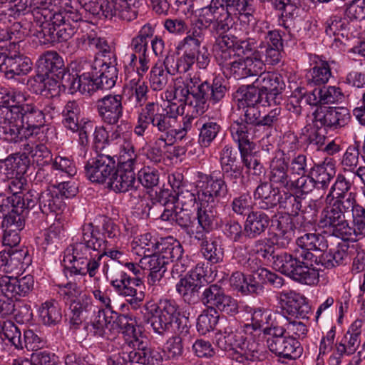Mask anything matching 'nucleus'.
Instances as JSON below:
<instances>
[{"mask_svg":"<svg viewBox=\"0 0 365 365\" xmlns=\"http://www.w3.org/2000/svg\"><path fill=\"white\" fill-rule=\"evenodd\" d=\"M319 225L320 227L327 229V232L331 235L344 240H353V235L356 237H359L356 235L354 227L349 226L345 215L337 207H327L324 210L322 213Z\"/></svg>","mask_w":365,"mask_h":365,"instance_id":"6e6552de","label":"nucleus"},{"mask_svg":"<svg viewBox=\"0 0 365 365\" xmlns=\"http://www.w3.org/2000/svg\"><path fill=\"white\" fill-rule=\"evenodd\" d=\"M77 26L71 22L66 21V16H63V22L59 24L55 29L52 30L50 36H48L44 43H55L60 41H66L70 39L77 31Z\"/></svg>","mask_w":365,"mask_h":365,"instance_id":"864d4df0","label":"nucleus"},{"mask_svg":"<svg viewBox=\"0 0 365 365\" xmlns=\"http://www.w3.org/2000/svg\"><path fill=\"white\" fill-rule=\"evenodd\" d=\"M131 342L133 349L128 354V358L131 361L143 365H160L163 362L164 351L160 349L148 347L139 339Z\"/></svg>","mask_w":365,"mask_h":365,"instance_id":"a878e982","label":"nucleus"},{"mask_svg":"<svg viewBox=\"0 0 365 365\" xmlns=\"http://www.w3.org/2000/svg\"><path fill=\"white\" fill-rule=\"evenodd\" d=\"M121 95H107L96 101V108L101 120L108 125H117L123 116Z\"/></svg>","mask_w":365,"mask_h":365,"instance_id":"aec40b11","label":"nucleus"},{"mask_svg":"<svg viewBox=\"0 0 365 365\" xmlns=\"http://www.w3.org/2000/svg\"><path fill=\"white\" fill-rule=\"evenodd\" d=\"M37 78L54 75L58 78L66 69L63 58L56 51H46L36 63Z\"/></svg>","mask_w":365,"mask_h":365,"instance_id":"c756f323","label":"nucleus"},{"mask_svg":"<svg viewBox=\"0 0 365 365\" xmlns=\"http://www.w3.org/2000/svg\"><path fill=\"white\" fill-rule=\"evenodd\" d=\"M5 76L13 78L15 76L26 75L31 70V61L22 56H9L6 61Z\"/></svg>","mask_w":365,"mask_h":365,"instance_id":"a18cd8bd","label":"nucleus"},{"mask_svg":"<svg viewBox=\"0 0 365 365\" xmlns=\"http://www.w3.org/2000/svg\"><path fill=\"white\" fill-rule=\"evenodd\" d=\"M348 21L340 16H331L325 23V32L329 36H344L347 30Z\"/></svg>","mask_w":365,"mask_h":365,"instance_id":"0e129e2a","label":"nucleus"},{"mask_svg":"<svg viewBox=\"0 0 365 365\" xmlns=\"http://www.w3.org/2000/svg\"><path fill=\"white\" fill-rule=\"evenodd\" d=\"M215 205L201 201L200 207L197 209V217L200 227L212 229L213 223L216 220L217 211Z\"/></svg>","mask_w":365,"mask_h":365,"instance_id":"13d9d810","label":"nucleus"},{"mask_svg":"<svg viewBox=\"0 0 365 365\" xmlns=\"http://www.w3.org/2000/svg\"><path fill=\"white\" fill-rule=\"evenodd\" d=\"M0 115L5 116L6 119L11 118H21V128L19 137H21V141L24 140H31L38 138L39 135H41V128L43 126L42 123L34 121L35 120L31 119V115L25 110H21L18 108H14L11 110H4Z\"/></svg>","mask_w":365,"mask_h":365,"instance_id":"393cba45","label":"nucleus"},{"mask_svg":"<svg viewBox=\"0 0 365 365\" xmlns=\"http://www.w3.org/2000/svg\"><path fill=\"white\" fill-rule=\"evenodd\" d=\"M115 291L120 296L127 297V302L133 309H138L144 299V292L133 287L130 282V275L120 270L115 278L110 281Z\"/></svg>","mask_w":365,"mask_h":365,"instance_id":"b1692460","label":"nucleus"},{"mask_svg":"<svg viewBox=\"0 0 365 365\" xmlns=\"http://www.w3.org/2000/svg\"><path fill=\"white\" fill-rule=\"evenodd\" d=\"M200 300L208 309H218L220 312L233 315L238 312V304L235 299L227 295L222 287L212 284L204 288Z\"/></svg>","mask_w":365,"mask_h":365,"instance_id":"9b49d317","label":"nucleus"},{"mask_svg":"<svg viewBox=\"0 0 365 365\" xmlns=\"http://www.w3.org/2000/svg\"><path fill=\"white\" fill-rule=\"evenodd\" d=\"M21 209L16 212V206L14 205L7 215L3 216L2 226L6 229L21 230L25 223V202L21 197Z\"/></svg>","mask_w":365,"mask_h":365,"instance_id":"3c124183","label":"nucleus"},{"mask_svg":"<svg viewBox=\"0 0 365 365\" xmlns=\"http://www.w3.org/2000/svg\"><path fill=\"white\" fill-rule=\"evenodd\" d=\"M175 287L177 292L182 297L185 302L194 304L200 300L199 290L200 288L197 283L191 282L184 277L179 280Z\"/></svg>","mask_w":365,"mask_h":365,"instance_id":"de8ad7c7","label":"nucleus"},{"mask_svg":"<svg viewBox=\"0 0 365 365\" xmlns=\"http://www.w3.org/2000/svg\"><path fill=\"white\" fill-rule=\"evenodd\" d=\"M200 79L190 73L178 77L174 80L173 86L165 92V98L169 100L175 99L182 103H186L197 91Z\"/></svg>","mask_w":365,"mask_h":365,"instance_id":"5701e85b","label":"nucleus"},{"mask_svg":"<svg viewBox=\"0 0 365 365\" xmlns=\"http://www.w3.org/2000/svg\"><path fill=\"white\" fill-rule=\"evenodd\" d=\"M221 130L220 125L215 121L209 120L204 122L200 128L198 142L202 147L207 148L215 139Z\"/></svg>","mask_w":365,"mask_h":365,"instance_id":"4d7b16f0","label":"nucleus"},{"mask_svg":"<svg viewBox=\"0 0 365 365\" xmlns=\"http://www.w3.org/2000/svg\"><path fill=\"white\" fill-rule=\"evenodd\" d=\"M311 82L315 85L328 83L332 76L330 63L323 59L316 61L315 66L310 70Z\"/></svg>","mask_w":365,"mask_h":365,"instance_id":"6e6d98bb","label":"nucleus"},{"mask_svg":"<svg viewBox=\"0 0 365 365\" xmlns=\"http://www.w3.org/2000/svg\"><path fill=\"white\" fill-rule=\"evenodd\" d=\"M175 122V117L165 109L160 108L158 103H148L138 114L134 132L137 135L143 136L151 124L155 128L157 138L165 146L171 145L176 140V129L173 126Z\"/></svg>","mask_w":365,"mask_h":365,"instance_id":"7ed1b4c3","label":"nucleus"},{"mask_svg":"<svg viewBox=\"0 0 365 365\" xmlns=\"http://www.w3.org/2000/svg\"><path fill=\"white\" fill-rule=\"evenodd\" d=\"M349 258L347 252L343 249L330 250L323 253L315 262L319 267L331 269L335 266L343 264Z\"/></svg>","mask_w":365,"mask_h":365,"instance_id":"8fccbe9b","label":"nucleus"},{"mask_svg":"<svg viewBox=\"0 0 365 365\" xmlns=\"http://www.w3.org/2000/svg\"><path fill=\"white\" fill-rule=\"evenodd\" d=\"M269 271L265 268H258L249 275L250 289L252 294H259L263 292L264 284L267 283Z\"/></svg>","mask_w":365,"mask_h":365,"instance_id":"774afa93","label":"nucleus"},{"mask_svg":"<svg viewBox=\"0 0 365 365\" xmlns=\"http://www.w3.org/2000/svg\"><path fill=\"white\" fill-rule=\"evenodd\" d=\"M217 35L213 46L215 57L220 63L227 66L234 54L237 37L234 35H228L227 33Z\"/></svg>","mask_w":365,"mask_h":365,"instance_id":"ea45409f","label":"nucleus"},{"mask_svg":"<svg viewBox=\"0 0 365 365\" xmlns=\"http://www.w3.org/2000/svg\"><path fill=\"white\" fill-rule=\"evenodd\" d=\"M279 299L283 310L292 317L308 319L311 314V307L303 295L293 291H283L279 293Z\"/></svg>","mask_w":365,"mask_h":365,"instance_id":"412c9836","label":"nucleus"},{"mask_svg":"<svg viewBox=\"0 0 365 365\" xmlns=\"http://www.w3.org/2000/svg\"><path fill=\"white\" fill-rule=\"evenodd\" d=\"M152 307L149 322L155 333L163 336L173 331L180 334L188 332V317L182 312L175 301L160 299L158 304L152 305Z\"/></svg>","mask_w":365,"mask_h":365,"instance_id":"20e7f679","label":"nucleus"},{"mask_svg":"<svg viewBox=\"0 0 365 365\" xmlns=\"http://www.w3.org/2000/svg\"><path fill=\"white\" fill-rule=\"evenodd\" d=\"M38 209L43 214L57 212L63 210L65 202L56 187L48 188L38 197Z\"/></svg>","mask_w":365,"mask_h":365,"instance_id":"79ce46f5","label":"nucleus"},{"mask_svg":"<svg viewBox=\"0 0 365 365\" xmlns=\"http://www.w3.org/2000/svg\"><path fill=\"white\" fill-rule=\"evenodd\" d=\"M267 346L276 356L288 359H296L302 353L300 343L293 337L285 336L274 341H267Z\"/></svg>","mask_w":365,"mask_h":365,"instance_id":"7c9ffc66","label":"nucleus"},{"mask_svg":"<svg viewBox=\"0 0 365 365\" xmlns=\"http://www.w3.org/2000/svg\"><path fill=\"white\" fill-rule=\"evenodd\" d=\"M203 257L212 264H216L222 260L223 250L219 243V240L214 237L205 246L200 248Z\"/></svg>","mask_w":365,"mask_h":365,"instance_id":"e2e57ef3","label":"nucleus"},{"mask_svg":"<svg viewBox=\"0 0 365 365\" xmlns=\"http://www.w3.org/2000/svg\"><path fill=\"white\" fill-rule=\"evenodd\" d=\"M313 254L308 251L296 252V264H292V271L286 276L302 284L313 285L319 282L321 267H312Z\"/></svg>","mask_w":365,"mask_h":365,"instance_id":"1a4fd4ad","label":"nucleus"},{"mask_svg":"<svg viewBox=\"0 0 365 365\" xmlns=\"http://www.w3.org/2000/svg\"><path fill=\"white\" fill-rule=\"evenodd\" d=\"M81 114V108L78 102L76 101H68L62 112L63 124L68 130L75 132L79 128V122Z\"/></svg>","mask_w":365,"mask_h":365,"instance_id":"09e8293b","label":"nucleus"},{"mask_svg":"<svg viewBox=\"0 0 365 365\" xmlns=\"http://www.w3.org/2000/svg\"><path fill=\"white\" fill-rule=\"evenodd\" d=\"M140 264L143 270L149 272L147 277L149 286H156L167 271L168 261H165V259L158 256L156 252L143 256L140 260Z\"/></svg>","mask_w":365,"mask_h":365,"instance_id":"2f4dec72","label":"nucleus"},{"mask_svg":"<svg viewBox=\"0 0 365 365\" xmlns=\"http://www.w3.org/2000/svg\"><path fill=\"white\" fill-rule=\"evenodd\" d=\"M255 86H258L261 91L267 95L270 104L276 102L277 96L285 88V83L282 76L274 72L263 71L255 81Z\"/></svg>","mask_w":365,"mask_h":365,"instance_id":"bb28decb","label":"nucleus"},{"mask_svg":"<svg viewBox=\"0 0 365 365\" xmlns=\"http://www.w3.org/2000/svg\"><path fill=\"white\" fill-rule=\"evenodd\" d=\"M239 108H245L247 106H257L262 104L263 106H270L267 95L261 91L254 82L252 85L239 88L236 93Z\"/></svg>","mask_w":365,"mask_h":365,"instance_id":"f704fd0d","label":"nucleus"},{"mask_svg":"<svg viewBox=\"0 0 365 365\" xmlns=\"http://www.w3.org/2000/svg\"><path fill=\"white\" fill-rule=\"evenodd\" d=\"M34 286V279L31 275L22 277L2 276L0 277V292L8 299L18 300L29 293Z\"/></svg>","mask_w":365,"mask_h":365,"instance_id":"f3484780","label":"nucleus"},{"mask_svg":"<svg viewBox=\"0 0 365 365\" xmlns=\"http://www.w3.org/2000/svg\"><path fill=\"white\" fill-rule=\"evenodd\" d=\"M220 323L217 344L221 349L232 351V359L240 363L261 359L259 345L252 339L247 340L242 332L237 330L235 319L222 318Z\"/></svg>","mask_w":365,"mask_h":365,"instance_id":"f03ea898","label":"nucleus"},{"mask_svg":"<svg viewBox=\"0 0 365 365\" xmlns=\"http://www.w3.org/2000/svg\"><path fill=\"white\" fill-rule=\"evenodd\" d=\"M137 155L132 145L128 144L120 155L118 167L115 169L108 186L115 192H125L136 189L138 182L135 180L134 169L136 165Z\"/></svg>","mask_w":365,"mask_h":365,"instance_id":"423d86ee","label":"nucleus"},{"mask_svg":"<svg viewBox=\"0 0 365 365\" xmlns=\"http://www.w3.org/2000/svg\"><path fill=\"white\" fill-rule=\"evenodd\" d=\"M269 223V218L262 211L249 212L244 225L245 237L255 239L264 233Z\"/></svg>","mask_w":365,"mask_h":365,"instance_id":"58836bf2","label":"nucleus"},{"mask_svg":"<svg viewBox=\"0 0 365 365\" xmlns=\"http://www.w3.org/2000/svg\"><path fill=\"white\" fill-rule=\"evenodd\" d=\"M63 13L54 11L53 9L44 8L36 10L34 14V21L40 30L38 32L42 35L44 40L51 35L52 30L55 29L60 23L63 22Z\"/></svg>","mask_w":365,"mask_h":365,"instance_id":"c85d7f7f","label":"nucleus"},{"mask_svg":"<svg viewBox=\"0 0 365 365\" xmlns=\"http://www.w3.org/2000/svg\"><path fill=\"white\" fill-rule=\"evenodd\" d=\"M4 336L17 349L22 350L21 333L19 327L11 321L4 322L1 327V336Z\"/></svg>","mask_w":365,"mask_h":365,"instance_id":"680f3d73","label":"nucleus"},{"mask_svg":"<svg viewBox=\"0 0 365 365\" xmlns=\"http://www.w3.org/2000/svg\"><path fill=\"white\" fill-rule=\"evenodd\" d=\"M115 169V160L114 157L98 153L89 159L85 165V174L86 178L92 182L103 184L109 180Z\"/></svg>","mask_w":365,"mask_h":365,"instance_id":"f8f14e48","label":"nucleus"},{"mask_svg":"<svg viewBox=\"0 0 365 365\" xmlns=\"http://www.w3.org/2000/svg\"><path fill=\"white\" fill-rule=\"evenodd\" d=\"M136 247L135 249L138 252L142 251L144 256L150 255L151 254L155 253L160 241L155 237H153L150 233H145L140 235L138 240L135 241Z\"/></svg>","mask_w":365,"mask_h":365,"instance_id":"338daca9","label":"nucleus"},{"mask_svg":"<svg viewBox=\"0 0 365 365\" xmlns=\"http://www.w3.org/2000/svg\"><path fill=\"white\" fill-rule=\"evenodd\" d=\"M230 74L235 79H243L250 76H259L264 71V66L262 60L255 56L254 51L251 55L230 61L227 66Z\"/></svg>","mask_w":365,"mask_h":365,"instance_id":"4be33fe9","label":"nucleus"},{"mask_svg":"<svg viewBox=\"0 0 365 365\" xmlns=\"http://www.w3.org/2000/svg\"><path fill=\"white\" fill-rule=\"evenodd\" d=\"M132 2L133 0H101V11L98 17L111 19L117 16L130 21L138 15V11Z\"/></svg>","mask_w":365,"mask_h":365,"instance_id":"6ab92c4d","label":"nucleus"},{"mask_svg":"<svg viewBox=\"0 0 365 365\" xmlns=\"http://www.w3.org/2000/svg\"><path fill=\"white\" fill-rule=\"evenodd\" d=\"M281 192L278 187H274L269 182L259 184L254 192L258 207L262 210H269L277 206L279 201Z\"/></svg>","mask_w":365,"mask_h":365,"instance_id":"4c0bfd02","label":"nucleus"},{"mask_svg":"<svg viewBox=\"0 0 365 365\" xmlns=\"http://www.w3.org/2000/svg\"><path fill=\"white\" fill-rule=\"evenodd\" d=\"M31 262L26 248H6L0 252V272L11 274L25 269Z\"/></svg>","mask_w":365,"mask_h":365,"instance_id":"dca6fc26","label":"nucleus"},{"mask_svg":"<svg viewBox=\"0 0 365 365\" xmlns=\"http://www.w3.org/2000/svg\"><path fill=\"white\" fill-rule=\"evenodd\" d=\"M229 130L232 140L238 145L240 152L252 149L255 129L245 123L242 120L237 119L230 124Z\"/></svg>","mask_w":365,"mask_h":365,"instance_id":"72a5a7b5","label":"nucleus"},{"mask_svg":"<svg viewBox=\"0 0 365 365\" xmlns=\"http://www.w3.org/2000/svg\"><path fill=\"white\" fill-rule=\"evenodd\" d=\"M24 99V94L17 91H9L6 88L0 89V113L4 110H11L14 108L22 109L21 103ZM21 118H5L0 115V138L11 143L21 142L19 137L21 128Z\"/></svg>","mask_w":365,"mask_h":365,"instance_id":"39448f33","label":"nucleus"},{"mask_svg":"<svg viewBox=\"0 0 365 365\" xmlns=\"http://www.w3.org/2000/svg\"><path fill=\"white\" fill-rule=\"evenodd\" d=\"M282 48L272 47L267 43H260L255 51V56L262 60L263 65H276L282 58L281 51Z\"/></svg>","mask_w":365,"mask_h":365,"instance_id":"bf43d9fd","label":"nucleus"},{"mask_svg":"<svg viewBox=\"0 0 365 365\" xmlns=\"http://www.w3.org/2000/svg\"><path fill=\"white\" fill-rule=\"evenodd\" d=\"M361 321L356 320L349 327L341 341L336 344V352L341 357L351 355L360 345Z\"/></svg>","mask_w":365,"mask_h":365,"instance_id":"e433bc0d","label":"nucleus"},{"mask_svg":"<svg viewBox=\"0 0 365 365\" xmlns=\"http://www.w3.org/2000/svg\"><path fill=\"white\" fill-rule=\"evenodd\" d=\"M288 163L283 153H278L270 163L269 180L287 189L292 188L293 180L288 175Z\"/></svg>","mask_w":365,"mask_h":365,"instance_id":"473e14b6","label":"nucleus"},{"mask_svg":"<svg viewBox=\"0 0 365 365\" xmlns=\"http://www.w3.org/2000/svg\"><path fill=\"white\" fill-rule=\"evenodd\" d=\"M108 312L101 309L98 312V315L92 323L94 332L103 337H109V332L113 329L115 322H112L107 317Z\"/></svg>","mask_w":365,"mask_h":365,"instance_id":"052dcab7","label":"nucleus"},{"mask_svg":"<svg viewBox=\"0 0 365 365\" xmlns=\"http://www.w3.org/2000/svg\"><path fill=\"white\" fill-rule=\"evenodd\" d=\"M205 28L212 25V31L216 34L227 33L235 24V17L228 13L223 7H212L205 9L200 20Z\"/></svg>","mask_w":365,"mask_h":365,"instance_id":"a211bd4d","label":"nucleus"},{"mask_svg":"<svg viewBox=\"0 0 365 365\" xmlns=\"http://www.w3.org/2000/svg\"><path fill=\"white\" fill-rule=\"evenodd\" d=\"M174 62V58L166 57L163 63L155 64L152 67L150 72V84L154 91H162L165 88L169 81V74L173 75L171 67L169 66L170 63Z\"/></svg>","mask_w":365,"mask_h":365,"instance_id":"a19ab883","label":"nucleus"},{"mask_svg":"<svg viewBox=\"0 0 365 365\" xmlns=\"http://www.w3.org/2000/svg\"><path fill=\"white\" fill-rule=\"evenodd\" d=\"M175 198L173 197V193L169 190H163L160 192V203L165 207L160 216L163 220L174 221L175 210L178 209V207L175 203Z\"/></svg>","mask_w":365,"mask_h":365,"instance_id":"69168bd1","label":"nucleus"},{"mask_svg":"<svg viewBox=\"0 0 365 365\" xmlns=\"http://www.w3.org/2000/svg\"><path fill=\"white\" fill-rule=\"evenodd\" d=\"M197 187L201 192L200 200L208 204L216 205L228 194L226 181L219 178L214 179L210 175L197 173Z\"/></svg>","mask_w":365,"mask_h":365,"instance_id":"4468645a","label":"nucleus"},{"mask_svg":"<svg viewBox=\"0 0 365 365\" xmlns=\"http://www.w3.org/2000/svg\"><path fill=\"white\" fill-rule=\"evenodd\" d=\"M313 115L317 127L331 130L345 126L351 117L348 109L344 107H319Z\"/></svg>","mask_w":365,"mask_h":365,"instance_id":"2eb2a0df","label":"nucleus"},{"mask_svg":"<svg viewBox=\"0 0 365 365\" xmlns=\"http://www.w3.org/2000/svg\"><path fill=\"white\" fill-rule=\"evenodd\" d=\"M225 92L226 88L220 80L215 79L212 84L207 81L201 83L197 91L185 103L189 109L187 112L197 117L202 115L208 108L207 101L209 99L214 103H217L224 98Z\"/></svg>","mask_w":365,"mask_h":365,"instance_id":"0eeeda50","label":"nucleus"},{"mask_svg":"<svg viewBox=\"0 0 365 365\" xmlns=\"http://www.w3.org/2000/svg\"><path fill=\"white\" fill-rule=\"evenodd\" d=\"M68 319L71 326L77 328L93 312L92 299L88 294L82 295L78 299L68 304Z\"/></svg>","mask_w":365,"mask_h":365,"instance_id":"c9c22d12","label":"nucleus"},{"mask_svg":"<svg viewBox=\"0 0 365 365\" xmlns=\"http://www.w3.org/2000/svg\"><path fill=\"white\" fill-rule=\"evenodd\" d=\"M115 54L108 55L107 58H96L93 63L86 65L93 69L94 84L97 88L110 89L113 88L118 78V69L115 67Z\"/></svg>","mask_w":365,"mask_h":365,"instance_id":"9d476101","label":"nucleus"},{"mask_svg":"<svg viewBox=\"0 0 365 365\" xmlns=\"http://www.w3.org/2000/svg\"><path fill=\"white\" fill-rule=\"evenodd\" d=\"M22 109L31 115L33 120L36 119V122L44 125L45 117L46 115L52 118V115L56 109L53 102L49 98H38L33 101L29 96L24 95V99L21 103Z\"/></svg>","mask_w":365,"mask_h":365,"instance_id":"cd10ccee","label":"nucleus"},{"mask_svg":"<svg viewBox=\"0 0 365 365\" xmlns=\"http://www.w3.org/2000/svg\"><path fill=\"white\" fill-rule=\"evenodd\" d=\"M40 317L44 324L51 326L58 324L62 319V312L58 303L51 300L42 304Z\"/></svg>","mask_w":365,"mask_h":365,"instance_id":"603ef678","label":"nucleus"},{"mask_svg":"<svg viewBox=\"0 0 365 365\" xmlns=\"http://www.w3.org/2000/svg\"><path fill=\"white\" fill-rule=\"evenodd\" d=\"M311 170L317 189H327L336 175L334 165L331 162L316 165Z\"/></svg>","mask_w":365,"mask_h":365,"instance_id":"c03bdc74","label":"nucleus"},{"mask_svg":"<svg viewBox=\"0 0 365 365\" xmlns=\"http://www.w3.org/2000/svg\"><path fill=\"white\" fill-rule=\"evenodd\" d=\"M27 162L21 158L11 156L5 160H0V181L6 182L19 174L26 172Z\"/></svg>","mask_w":365,"mask_h":365,"instance_id":"37998d69","label":"nucleus"},{"mask_svg":"<svg viewBox=\"0 0 365 365\" xmlns=\"http://www.w3.org/2000/svg\"><path fill=\"white\" fill-rule=\"evenodd\" d=\"M183 248L180 243L173 237L162 238L156 251L158 256L165 259V261L179 258L183 254Z\"/></svg>","mask_w":365,"mask_h":365,"instance_id":"49530a36","label":"nucleus"},{"mask_svg":"<svg viewBox=\"0 0 365 365\" xmlns=\"http://www.w3.org/2000/svg\"><path fill=\"white\" fill-rule=\"evenodd\" d=\"M220 316L214 309L204 310L197 317V329L200 334H206L213 330L218 323Z\"/></svg>","mask_w":365,"mask_h":365,"instance_id":"5fc2aeb1","label":"nucleus"},{"mask_svg":"<svg viewBox=\"0 0 365 365\" xmlns=\"http://www.w3.org/2000/svg\"><path fill=\"white\" fill-rule=\"evenodd\" d=\"M220 6L241 22L247 24V34L250 31L262 33V27L259 26V22L254 16L253 0H220Z\"/></svg>","mask_w":365,"mask_h":365,"instance_id":"ddd939ff","label":"nucleus"},{"mask_svg":"<svg viewBox=\"0 0 365 365\" xmlns=\"http://www.w3.org/2000/svg\"><path fill=\"white\" fill-rule=\"evenodd\" d=\"M107 241L101 232L92 223L82 227V237L80 241L70 245L64 252L63 262L65 267L74 274L93 277L99 268L100 261L104 254H101Z\"/></svg>","mask_w":365,"mask_h":365,"instance_id":"f257e3e1","label":"nucleus"}]
</instances>
